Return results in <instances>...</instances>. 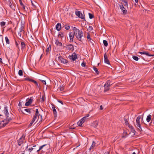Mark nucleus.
Instances as JSON below:
<instances>
[{
    "label": "nucleus",
    "instance_id": "f257e3e1",
    "mask_svg": "<svg viewBox=\"0 0 154 154\" xmlns=\"http://www.w3.org/2000/svg\"><path fill=\"white\" fill-rule=\"evenodd\" d=\"M73 31L74 35L76 37L77 39L80 42H82V38L83 36V33L82 31L75 27H74Z\"/></svg>",
    "mask_w": 154,
    "mask_h": 154
},
{
    "label": "nucleus",
    "instance_id": "f03ea898",
    "mask_svg": "<svg viewBox=\"0 0 154 154\" xmlns=\"http://www.w3.org/2000/svg\"><path fill=\"white\" fill-rule=\"evenodd\" d=\"M141 118V117L140 116H139L137 117L136 120V127L137 128L138 130L140 131H142L141 125L140 124V119Z\"/></svg>",
    "mask_w": 154,
    "mask_h": 154
},
{
    "label": "nucleus",
    "instance_id": "7ed1b4c3",
    "mask_svg": "<svg viewBox=\"0 0 154 154\" xmlns=\"http://www.w3.org/2000/svg\"><path fill=\"white\" fill-rule=\"evenodd\" d=\"M32 110V109H24L23 110H21V112L24 114L28 115L31 113Z\"/></svg>",
    "mask_w": 154,
    "mask_h": 154
},
{
    "label": "nucleus",
    "instance_id": "20e7f679",
    "mask_svg": "<svg viewBox=\"0 0 154 154\" xmlns=\"http://www.w3.org/2000/svg\"><path fill=\"white\" fill-rule=\"evenodd\" d=\"M25 137L23 134L21 137L17 141L18 144L19 146H21L23 143L24 140H25Z\"/></svg>",
    "mask_w": 154,
    "mask_h": 154
},
{
    "label": "nucleus",
    "instance_id": "39448f33",
    "mask_svg": "<svg viewBox=\"0 0 154 154\" xmlns=\"http://www.w3.org/2000/svg\"><path fill=\"white\" fill-rule=\"evenodd\" d=\"M67 50L73 51L74 50V47L73 45L69 44L64 47Z\"/></svg>",
    "mask_w": 154,
    "mask_h": 154
},
{
    "label": "nucleus",
    "instance_id": "423d86ee",
    "mask_svg": "<svg viewBox=\"0 0 154 154\" xmlns=\"http://www.w3.org/2000/svg\"><path fill=\"white\" fill-rule=\"evenodd\" d=\"M58 60L63 63H68V60L64 59L62 56H60L58 57Z\"/></svg>",
    "mask_w": 154,
    "mask_h": 154
},
{
    "label": "nucleus",
    "instance_id": "0eeeda50",
    "mask_svg": "<svg viewBox=\"0 0 154 154\" xmlns=\"http://www.w3.org/2000/svg\"><path fill=\"white\" fill-rule=\"evenodd\" d=\"M33 100V97H31L28 100V99H27L26 100L27 101L25 104L26 106H28L29 105L32 103Z\"/></svg>",
    "mask_w": 154,
    "mask_h": 154
},
{
    "label": "nucleus",
    "instance_id": "6e6552de",
    "mask_svg": "<svg viewBox=\"0 0 154 154\" xmlns=\"http://www.w3.org/2000/svg\"><path fill=\"white\" fill-rule=\"evenodd\" d=\"M120 9L122 11L124 14H125L127 13V10L126 8L124 7V6L122 4L121 5H119Z\"/></svg>",
    "mask_w": 154,
    "mask_h": 154
},
{
    "label": "nucleus",
    "instance_id": "1a4fd4ad",
    "mask_svg": "<svg viewBox=\"0 0 154 154\" xmlns=\"http://www.w3.org/2000/svg\"><path fill=\"white\" fill-rule=\"evenodd\" d=\"M104 59L105 63L108 64H110L109 61L107 58L106 53H105L104 54Z\"/></svg>",
    "mask_w": 154,
    "mask_h": 154
},
{
    "label": "nucleus",
    "instance_id": "9d476101",
    "mask_svg": "<svg viewBox=\"0 0 154 154\" xmlns=\"http://www.w3.org/2000/svg\"><path fill=\"white\" fill-rule=\"evenodd\" d=\"M139 53L141 54H146L147 56H148L151 57V56H154V54H149L148 52H147L146 51H143V52H139Z\"/></svg>",
    "mask_w": 154,
    "mask_h": 154
},
{
    "label": "nucleus",
    "instance_id": "9b49d317",
    "mask_svg": "<svg viewBox=\"0 0 154 154\" xmlns=\"http://www.w3.org/2000/svg\"><path fill=\"white\" fill-rule=\"evenodd\" d=\"M55 44L57 46H62V43L59 42V40L58 39H56L55 42Z\"/></svg>",
    "mask_w": 154,
    "mask_h": 154
},
{
    "label": "nucleus",
    "instance_id": "f8f14e48",
    "mask_svg": "<svg viewBox=\"0 0 154 154\" xmlns=\"http://www.w3.org/2000/svg\"><path fill=\"white\" fill-rule=\"evenodd\" d=\"M70 57H71V59L73 60L74 61L77 58V56L76 54L74 53L72 54L71 56H70Z\"/></svg>",
    "mask_w": 154,
    "mask_h": 154
},
{
    "label": "nucleus",
    "instance_id": "ddd939ff",
    "mask_svg": "<svg viewBox=\"0 0 154 154\" xmlns=\"http://www.w3.org/2000/svg\"><path fill=\"white\" fill-rule=\"evenodd\" d=\"M11 120V118L6 119H4L3 121V122H5V124H3L4 125L5 124V125L4 126H5L7 124H8V122Z\"/></svg>",
    "mask_w": 154,
    "mask_h": 154
},
{
    "label": "nucleus",
    "instance_id": "4468645a",
    "mask_svg": "<svg viewBox=\"0 0 154 154\" xmlns=\"http://www.w3.org/2000/svg\"><path fill=\"white\" fill-rule=\"evenodd\" d=\"M52 108L53 111V114L54 116H56L57 115V111L55 109V107L54 105L52 104Z\"/></svg>",
    "mask_w": 154,
    "mask_h": 154
},
{
    "label": "nucleus",
    "instance_id": "2eb2a0df",
    "mask_svg": "<svg viewBox=\"0 0 154 154\" xmlns=\"http://www.w3.org/2000/svg\"><path fill=\"white\" fill-rule=\"evenodd\" d=\"M69 38L70 39V42H72L73 41V38L74 37L73 34L72 32H70L69 34Z\"/></svg>",
    "mask_w": 154,
    "mask_h": 154
},
{
    "label": "nucleus",
    "instance_id": "dca6fc26",
    "mask_svg": "<svg viewBox=\"0 0 154 154\" xmlns=\"http://www.w3.org/2000/svg\"><path fill=\"white\" fill-rule=\"evenodd\" d=\"M4 112L5 115L7 116V117H8V115H9V113L8 111L7 107L5 106V108Z\"/></svg>",
    "mask_w": 154,
    "mask_h": 154
},
{
    "label": "nucleus",
    "instance_id": "f3484780",
    "mask_svg": "<svg viewBox=\"0 0 154 154\" xmlns=\"http://www.w3.org/2000/svg\"><path fill=\"white\" fill-rule=\"evenodd\" d=\"M39 116L38 117V119L35 123H37L38 124L40 122L42 121V116L39 114Z\"/></svg>",
    "mask_w": 154,
    "mask_h": 154
},
{
    "label": "nucleus",
    "instance_id": "a211bd4d",
    "mask_svg": "<svg viewBox=\"0 0 154 154\" xmlns=\"http://www.w3.org/2000/svg\"><path fill=\"white\" fill-rule=\"evenodd\" d=\"M56 29L57 31H60L61 28V24L59 23H57L56 25Z\"/></svg>",
    "mask_w": 154,
    "mask_h": 154
},
{
    "label": "nucleus",
    "instance_id": "6ab92c4d",
    "mask_svg": "<svg viewBox=\"0 0 154 154\" xmlns=\"http://www.w3.org/2000/svg\"><path fill=\"white\" fill-rule=\"evenodd\" d=\"M109 85H106L105 84L104 85V92H106L109 90Z\"/></svg>",
    "mask_w": 154,
    "mask_h": 154
},
{
    "label": "nucleus",
    "instance_id": "aec40b11",
    "mask_svg": "<svg viewBox=\"0 0 154 154\" xmlns=\"http://www.w3.org/2000/svg\"><path fill=\"white\" fill-rule=\"evenodd\" d=\"M98 125V122L97 121H95L92 124V126L94 128L96 127Z\"/></svg>",
    "mask_w": 154,
    "mask_h": 154
},
{
    "label": "nucleus",
    "instance_id": "412c9836",
    "mask_svg": "<svg viewBox=\"0 0 154 154\" xmlns=\"http://www.w3.org/2000/svg\"><path fill=\"white\" fill-rule=\"evenodd\" d=\"M21 44L22 49L23 50L25 48V44L23 42H21Z\"/></svg>",
    "mask_w": 154,
    "mask_h": 154
},
{
    "label": "nucleus",
    "instance_id": "4be33fe9",
    "mask_svg": "<svg viewBox=\"0 0 154 154\" xmlns=\"http://www.w3.org/2000/svg\"><path fill=\"white\" fill-rule=\"evenodd\" d=\"M112 83H111V81L110 80H108L106 82L105 84L107 85L110 86L111 85Z\"/></svg>",
    "mask_w": 154,
    "mask_h": 154
},
{
    "label": "nucleus",
    "instance_id": "5701e85b",
    "mask_svg": "<svg viewBox=\"0 0 154 154\" xmlns=\"http://www.w3.org/2000/svg\"><path fill=\"white\" fill-rule=\"evenodd\" d=\"M151 115H149L147 116L146 118V121L148 122H149L151 120Z\"/></svg>",
    "mask_w": 154,
    "mask_h": 154
},
{
    "label": "nucleus",
    "instance_id": "b1692460",
    "mask_svg": "<svg viewBox=\"0 0 154 154\" xmlns=\"http://www.w3.org/2000/svg\"><path fill=\"white\" fill-rule=\"evenodd\" d=\"M23 146H25V150L27 149L28 148V145L27 143H26V141L25 143H24V144L22 146L23 147Z\"/></svg>",
    "mask_w": 154,
    "mask_h": 154
},
{
    "label": "nucleus",
    "instance_id": "393cba45",
    "mask_svg": "<svg viewBox=\"0 0 154 154\" xmlns=\"http://www.w3.org/2000/svg\"><path fill=\"white\" fill-rule=\"evenodd\" d=\"M23 28H24L23 27V26H22L20 29V32L19 33H18V35L20 36H21V32L23 31Z\"/></svg>",
    "mask_w": 154,
    "mask_h": 154
},
{
    "label": "nucleus",
    "instance_id": "a878e982",
    "mask_svg": "<svg viewBox=\"0 0 154 154\" xmlns=\"http://www.w3.org/2000/svg\"><path fill=\"white\" fill-rule=\"evenodd\" d=\"M95 146V143L94 141H93L92 145L91 146L90 148L89 149V150H91V149H93Z\"/></svg>",
    "mask_w": 154,
    "mask_h": 154
},
{
    "label": "nucleus",
    "instance_id": "bb28decb",
    "mask_svg": "<svg viewBox=\"0 0 154 154\" xmlns=\"http://www.w3.org/2000/svg\"><path fill=\"white\" fill-rule=\"evenodd\" d=\"M81 12L80 11H76L75 12V14L78 17H80V15L81 14Z\"/></svg>",
    "mask_w": 154,
    "mask_h": 154
},
{
    "label": "nucleus",
    "instance_id": "cd10ccee",
    "mask_svg": "<svg viewBox=\"0 0 154 154\" xmlns=\"http://www.w3.org/2000/svg\"><path fill=\"white\" fill-rule=\"evenodd\" d=\"M58 37H60L62 38L64 36V35L63 33L62 32H60V34L58 35Z\"/></svg>",
    "mask_w": 154,
    "mask_h": 154
},
{
    "label": "nucleus",
    "instance_id": "c85d7f7f",
    "mask_svg": "<svg viewBox=\"0 0 154 154\" xmlns=\"http://www.w3.org/2000/svg\"><path fill=\"white\" fill-rule=\"evenodd\" d=\"M93 68L94 70L96 72L97 74H99V72L97 68L94 66L93 67Z\"/></svg>",
    "mask_w": 154,
    "mask_h": 154
},
{
    "label": "nucleus",
    "instance_id": "c756f323",
    "mask_svg": "<svg viewBox=\"0 0 154 154\" xmlns=\"http://www.w3.org/2000/svg\"><path fill=\"white\" fill-rule=\"evenodd\" d=\"M83 123V122L81 121V120H80L77 122V124L79 126H81Z\"/></svg>",
    "mask_w": 154,
    "mask_h": 154
},
{
    "label": "nucleus",
    "instance_id": "7c9ffc66",
    "mask_svg": "<svg viewBox=\"0 0 154 154\" xmlns=\"http://www.w3.org/2000/svg\"><path fill=\"white\" fill-rule=\"evenodd\" d=\"M132 58L134 60L136 61H138L139 60V58L137 56H132Z\"/></svg>",
    "mask_w": 154,
    "mask_h": 154
},
{
    "label": "nucleus",
    "instance_id": "2f4dec72",
    "mask_svg": "<svg viewBox=\"0 0 154 154\" xmlns=\"http://www.w3.org/2000/svg\"><path fill=\"white\" fill-rule=\"evenodd\" d=\"M103 43L104 45L106 46L107 47L108 45V42L106 40H104L103 41Z\"/></svg>",
    "mask_w": 154,
    "mask_h": 154
},
{
    "label": "nucleus",
    "instance_id": "473e14b6",
    "mask_svg": "<svg viewBox=\"0 0 154 154\" xmlns=\"http://www.w3.org/2000/svg\"><path fill=\"white\" fill-rule=\"evenodd\" d=\"M51 49V46L50 45L49 47L47 48L46 52L47 54L50 51Z\"/></svg>",
    "mask_w": 154,
    "mask_h": 154
},
{
    "label": "nucleus",
    "instance_id": "72a5a7b5",
    "mask_svg": "<svg viewBox=\"0 0 154 154\" xmlns=\"http://www.w3.org/2000/svg\"><path fill=\"white\" fill-rule=\"evenodd\" d=\"M79 17H79V18H81L82 19H84L85 20L84 17V15L82 13H81V15H80V16Z\"/></svg>",
    "mask_w": 154,
    "mask_h": 154
},
{
    "label": "nucleus",
    "instance_id": "f704fd0d",
    "mask_svg": "<svg viewBox=\"0 0 154 154\" xmlns=\"http://www.w3.org/2000/svg\"><path fill=\"white\" fill-rule=\"evenodd\" d=\"M89 114H87L86 115V116H84V117L82 118V119L83 120H85V121H86V120L87 119V117H89Z\"/></svg>",
    "mask_w": 154,
    "mask_h": 154
},
{
    "label": "nucleus",
    "instance_id": "c9c22d12",
    "mask_svg": "<svg viewBox=\"0 0 154 154\" xmlns=\"http://www.w3.org/2000/svg\"><path fill=\"white\" fill-rule=\"evenodd\" d=\"M23 71L21 70H20L18 72V74L20 76L23 75Z\"/></svg>",
    "mask_w": 154,
    "mask_h": 154
},
{
    "label": "nucleus",
    "instance_id": "e433bc0d",
    "mask_svg": "<svg viewBox=\"0 0 154 154\" xmlns=\"http://www.w3.org/2000/svg\"><path fill=\"white\" fill-rule=\"evenodd\" d=\"M5 39L7 43L8 44H9L10 43L9 40V39H8V37H5Z\"/></svg>",
    "mask_w": 154,
    "mask_h": 154
},
{
    "label": "nucleus",
    "instance_id": "4c0bfd02",
    "mask_svg": "<svg viewBox=\"0 0 154 154\" xmlns=\"http://www.w3.org/2000/svg\"><path fill=\"white\" fill-rule=\"evenodd\" d=\"M46 145L45 144L41 146H40L39 147V149L37 150V152H38L40 150H41L44 146H45Z\"/></svg>",
    "mask_w": 154,
    "mask_h": 154
},
{
    "label": "nucleus",
    "instance_id": "58836bf2",
    "mask_svg": "<svg viewBox=\"0 0 154 154\" xmlns=\"http://www.w3.org/2000/svg\"><path fill=\"white\" fill-rule=\"evenodd\" d=\"M38 116H34L33 118V119H32V122H35L36 119H37Z\"/></svg>",
    "mask_w": 154,
    "mask_h": 154
},
{
    "label": "nucleus",
    "instance_id": "ea45409f",
    "mask_svg": "<svg viewBox=\"0 0 154 154\" xmlns=\"http://www.w3.org/2000/svg\"><path fill=\"white\" fill-rule=\"evenodd\" d=\"M24 80H27L32 82V80H33V79H29V78H26L24 79Z\"/></svg>",
    "mask_w": 154,
    "mask_h": 154
},
{
    "label": "nucleus",
    "instance_id": "a19ab883",
    "mask_svg": "<svg viewBox=\"0 0 154 154\" xmlns=\"http://www.w3.org/2000/svg\"><path fill=\"white\" fill-rule=\"evenodd\" d=\"M89 18L90 19H92V18H93L94 17V16L92 14L90 13H89Z\"/></svg>",
    "mask_w": 154,
    "mask_h": 154
},
{
    "label": "nucleus",
    "instance_id": "79ce46f5",
    "mask_svg": "<svg viewBox=\"0 0 154 154\" xmlns=\"http://www.w3.org/2000/svg\"><path fill=\"white\" fill-rule=\"evenodd\" d=\"M32 82L34 83L35 85L38 88V86L37 82L35 80H32Z\"/></svg>",
    "mask_w": 154,
    "mask_h": 154
},
{
    "label": "nucleus",
    "instance_id": "37998d69",
    "mask_svg": "<svg viewBox=\"0 0 154 154\" xmlns=\"http://www.w3.org/2000/svg\"><path fill=\"white\" fill-rule=\"evenodd\" d=\"M0 25L1 26H3L5 25V22L4 21L1 22L0 23Z\"/></svg>",
    "mask_w": 154,
    "mask_h": 154
},
{
    "label": "nucleus",
    "instance_id": "c03bdc74",
    "mask_svg": "<svg viewBox=\"0 0 154 154\" xmlns=\"http://www.w3.org/2000/svg\"><path fill=\"white\" fill-rule=\"evenodd\" d=\"M65 29L66 30H69L70 29V26H69L65 25L64 26Z\"/></svg>",
    "mask_w": 154,
    "mask_h": 154
},
{
    "label": "nucleus",
    "instance_id": "a18cd8bd",
    "mask_svg": "<svg viewBox=\"0 0 154 154\" xmlns=\"http://www.w3.org/2000/svg\"><path fill=\"white\" fill-rule=\"evenodd\" d=\"M124 121H125V124L126 125H128L129 124L127 120L126 119H124Z\"/></svg>",
    "mask_w": 154,
    "mask_h": 154
},
{
    "label": "nucleus",
    "instance_id": "49530a36",
    "mask_svg": "<svg viewBox=\"0 0 154 154\" xmlns=\"http://www.w3.org/2000/svg\"><path fill=\"white\" fill-rule=\"evenodd\" d=\"M15 43L16 47H17L19 49V46H18V43L17 42L16 40L15 41Z\"/></svg>",
    "mask_w": 154,
    "mask_h": 154
},
{
    "label": "nucleus",
    "instance_id": "de8ad7c7",
    "mask_svg": "<svg viewBox=\"0 0 154 154\" xmlns=\"http://www.w3.org/2000/svg\"><path fill=\"white\" fill-rule=\"evenodd\" d=\"M38 114H39L38 112H35V114L34 116L38 117L39 116V115H38Z\"/></svg>",
    "mask_w": 154,
    "mask_h": 154
},
{
    "label": "nucleus",
    "instance_id": "09e8293b",
    "mask_svg": "<svg viewBox=\"0 0 154 154\" xmlns=\"http://www.w3.org/2000/svg\"><path fill=\"white\" fill-rule=\"evenodd\" d=\"M34 122H32V121L30 123L29 125H28V127H31L33 123Z\"/></svg>",
    "mask_w": 154,
    "mask_h": 154
},
{
    "label": "nucleus",
    "instance_id": "8fccbe9b",
    "mask_svg": "<svg viewBox=\"0 0 154 154\" xmlns=\"http://www.w3.org/2000/svg\"><path fill=\"white\" fill-rule=\"evenodd\" d=\"M87 38L88 40H90H90H92V41H93V40L90 38V35L89 34H88V35H87Z\"/></svg>",
    "mask_w": 154,
    "mask_h": 154
},
{
    "label": "nucleus",
    "instance_id": "3c124183",
    "mask_svg": "<svg viewBox=\"0 0 154 154\" xmlns=\"http://www.w3.org/2000/svg\"><path fill=\"white\" fill-rule=\"evenodd\" d=\"M124 5L125 6L127 7L128 8V4L127 2H125V4H124Z\"/></svg>",
    "mask_w": 154,
    "mask_h": 154
},
{
    "label": "nucleus",
    "instance_id": "603ef678",
    "mask_svg": "<svg viewBox=\"0 0 154 154\" xmlns=\"http://www.w3.org/2000/svg\"><path fill=\"white\" fill-rule=\"evenodd\" d=\"M86 65V63H85L84 62H83L82 63V66L83 67H85Z\"/></svg>",
    "mask_w": 154,
    "mask_h": 154
},
{
    "label": "nucleus",
    "instance_id": "864d4df0",
    "mask_svg": "<svg viewBox=\"0 0 154 154\" xmlns=\"http://www.w3.org/2000/svg\"><path fill=\"white\" fill-rule=\"evenodd\" d=\"M88 29L90 30L91 31L93 29V28L92 26H89L88 27Z\"/></svg>",
    "mask_w": 154,
    "mask_h": 154
},
{
    "label": "nucleus",
    "instance_id": "5fc2aeb1",
    "mask_svg": "<svg viewBox=\"0 0 154 154\" xmlns=\"http://www.w3.org/2000/svg\"><path fill=\"white\" fill-rule=\"evenodd\" d=\"M21 6L22 7V8L23 9H24V10L25 9L26 6L23 4L22 5H21Z\"/></svg>",
    "mask_w": 154,
    "mask_h": 154
},
{
    "label": "nucleus",
    "instance_id": "6e6d98bb",
    "mask_svg": "<svg viewBox=\"0 0 154 154\" xmlns=\"http://www.w3.org/2000/svg\"><path fill=\"white\" fill-rule=\"evenodd\" d=\"M45 85H46V82L45 81L43 80H40Z\"/></svg>",
    "mask_w": 154,
    "mask_h": 154
},
{
    "label": "nucleus",
    "instance_id": "4d7b16f0",
    "mask_svg": "<svg viewBox=\"0 0 154 154\" xmlns=\"http://www.w3.org/2000/svg\"><path fill=\"white\" fill-rule=\"evenodd\" d=\"M58 101L62 105H63V102L61 101V100H58Z\"/></svg>",
    "mask_w": 154,
    "mask_h": 154
},
{
    "label": "nucleus",
    "instance_id": "13d9d810",
    "mask_svg": "<svg viewBox=\"0 0 154 154\" xmlns=\"http://www.w3.org/2000/svg\"><path fill=\"white\" fill-rule=\"evenodd\" d=\"M33 148L32 147H31V148H29L28 150L30 152H31L33 150Z\"/></svg>",
    "mask_w": 154,
    "mask_h": 154
},
{
    "label": "nucleus",
    "instance_id": "bf43d9fd",
    "mask_svg": "<svg viewBox=\"0 0 154 154\" xmlns=\"http://www.w3.org/2000/svg\"><path fill=\"white\" fill-rule=\"evenodd\" d=\"M45 100L44 97L43 96L41 98V101H42V102L44 101Z\"/></svg>",
    "mask_w": 154,
    "mask_h": 154
},
{
    "label": "nucleus",
    "instance_id": "052dcab7",
    "mask_svg": "<svg viewBox=\"0 0 154 154\" xmlns=\"http://www.w3.org/2000/svg\"><path fill=\"white\" fill-rule=\"evenodd\" d=\"M100 110H102L103 109V106L102 105H101L100 106Z\"/></svg>",
    "mask_w": 154,
    "mask_h": 154
},
{
    "label": "nucleus",
    "instance_id": "680f3d73",
    "mask_svg": "<svg viewBox=\"0 0 154 154\" xmlns=\"http://www.w3.org/2000/svg\"><path fill=\"white\" fill-rule=\"evenodd\" d=\"M60 91H62L63 90V87H60Z\"/></svg>",
    "mask_w": 154,
    "mask_h": 154
},
{
    "label": "nucleus",
    "instance_id": "e2e57ef3",
    "mask_svg": "<svg viewBox=\"0 0 154 154\" xmlns=\"http://www.w3.org/2000/svg\"><path fill=\"white\" fill-rule=\"evenodd\" d=\"M19 2H20V5H22L23 3L22 2L21 0H19Z\"/></svg>",
    "mask_w": 154,
    "mask_h": 154
},
{
    "label": "nucleus",
    "instance_id": "0e129e2a",
    "mask_svg": "<svg viewBox=\"0 0 154 154\" xmlns=\"http://www.w3.org/2000/svg\"><path fill=\"white\" fill-rule=\"evenodd\" d=\"M10 7L11 8H12V4L11 3V2H10Z\"/></svg>",
    "mask_w": 154,
    "mask_h": 154
},
{
    "label": "nucleus",
    "instance_id": "69168bd1",
    "mask_svg": "<svg viewBox=\"0 0 154 154\" xmlns=\"http://www.w3.org/2000/svg\"><path fill=\"white\" fill-rule=\"evenodd\" d=\"M122 1L124 3H125V2H127V0H122Z\"/></svg>",
    "mask_w": 154,
    "mask_h": 154
},
{
    "label": "nucleus",
    "instance_id": "338daca9",
    "mask_svg": "<svg viewBox=\"0 0 154 154\" xmlns=\"http://www.w3.org/2000/svg\"><path fill=\"white\" fill-rule=\"evenodd\" d=\"M69 129H74L75 128L73 127H72V126H71L70 128Z\"/></svg>",
    "mask_w": 154,
    "mask_h": 154
},
{
    "label": "nucleus",
    "instance_id": "774afa93",
    "mask_svg": "<svg viewBox=\"0 0 154 154\" xmlns=\"http://www.w3.org/2000/svg\"><path fill=\"white\" fill-rule=\"evenodd\" d=\"M80 120H81V121L83 122V123L85 121V120H83L82 119Z\"/></svg>",
    "mask_w": 154,
    "mask_h": 154
}]
</instances>
